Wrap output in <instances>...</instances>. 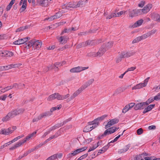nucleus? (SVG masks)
<instances>
[{
	"label": "nucleus",
	"mask_w": 160,
	"mask_h": 160,
	"mask_svg": "<svg viewBox=\"0 0 160 160\" xmlns=\"http://www.w3.org/2000/svg\"><path fill=\"white\" fill-rule=\"evenodd\" d=\"M93 79H91L82 85L81 88H79L75 92L71 97L66 100V102H69L71 101L73 99L76 97L78 96L81 93L84 89L86 88L88 86L94 82Z\"/></svg>",
	"instance_id": "nucleus-1"
},
{
	"label": "nucleus",
	"mask_w": 160,
	"mask_h": 160,
	"mask_svg": "<svg viewBox=\"0 0 160 160\" xmlns=\"http://www.w3.org/2000/svg\"><path fill=\"white\" fill-rule=\"evenodd\" d=\"M28 47L33 46L35 47L37 49H39L41 47L42 42L41 41L33 39L30 40L28 43L26 44Z\"/></svg>",
	"instance_id": "nucleus-2"
},
{
	"label": "nucleus",
	"mask_w": 160,
	"mask_h": 160,
	"mask_svg": "<svg viewBox=\"0 0 160 160\" xmlns=\"http://www.w3.org/2000/svg\"><path fill=\"white\" fill-rule=\"evenodd\" d=\"M62 107V105L61 104L58 105L57 107L52 108L50 110V111H47L43 112L39 115L41 118H45L47 117H48L52 114V113L54 111L60 109Z\"/></svg>",
	"instance_id": "nucleus-3"
},
{
	"label": "nucleus",
	"mask_w": 160,
	"mask_h": 160,
	"mask_svg": "<svg viewBox=\"0 0 160 160\" xmlns=\"http://www.w3.org/2000/svg\"><path fill=\"white\" fill-rule=\"evenodd\" d=\"M139 12L140 11L138 9L133 10L129 9L128 10L129 17L132 18L134 17L139 15Z\"/></svg>",
	"instance_id": "nucleus-4"
},
{
	"label": "nucleus",
	"mask_w": 160,
	"mask_h": 160,
	"mask_svg": "<svg viewBox=\"0 0 160 160\" xmlns=\"http://www.w3.org/2000/svg\"><path fill=\"white\" fill-rule=\"evenodd\" d=\"M88 68V67H83L78 66L71 69L70 71L72 73L78 72Z\"/></svg>",
	"instance_id": "nucleus-5"
},
{
	"label": "nucleus",
	"mask_w": 160,
	"mask_h": 160,
	"mask_svg": "<svg viewBox=\"0 0 160 160\" xmlns=\"http://www.w3.org/2000/svg\"><path fill=\"white\" fill-rule=\"evenodd\" d=\"M106 50L104 48V46H102L97 52H95L96 57L99 58L102 56L106 52Z\"/></svg>",
	"instance_id": "nucleus-6"
},
{
	"label": "nucleus",
	"mask_w": 160,
	"mask_h": 160,
	"mask_svg": "<svg viewBox=\"0 0 160 160\" xmlns=\"http://www.w3.org/2000/svg\"><path fill=\"white\" fill-rule=\"evenodd\" d=\"M13 130H12L11 128L10 127L7 129H2L0 131V134H4L5 135H8L12 133Z\"/></svg>",
	"instance_id": "nucleus-7"
},
{
	"label": "nucleus",
	"mask_w": 160,
	"mask_h": 160,
	"mask_svg": "<svg viewBox=\"0 0 160 160\" xmlns=\"http://www.w3.org/2000/svg\"><path fill=\"white\" fill-rule=\"evenodd\" d=\"M119 122V120L117 118H114L111 119L109 121L107 125L105 126V128L107 129L111 127L113 125L118 123Z\"/></svg>",
	"instance_id": "nucleus-8"
},
{
	"label": "nucleus",
	"mask_w": 160,
	"mask_h": 160,
	"mask_svg": "<svg viewBox=\"0 0 160 160\" xmlns=\"http://www.w3.org/2000/svg\"><path fill=\"white\" fill-rule=\"evenodd\" d=\"M80 152H81L79 148L75 150L72 151V152L71 153H69L67 155V158H71L73 156L76 155Z\"/></svg>",
	"instance_id": "nucleus-9"
},
{
	"label": "nucleus",
	"mask_w": 160,
	"mask_h": 160,
	"mask_svg": "<svg viewBox=\"0 0 160 160\" xmlns=\"http://www.w3.org/2000/svg\"><path fill=\"white\" fill-rule=\"evenodd\" d=\"M76 2H70L66 5H64V7L63 8H65L66 9H69L71 8H76Z\"/></svg>",
	"instance_id": "nucleus-10"
},
{
	"label": "nucleus",
	"mask_w": 160,
	"mask_h": 160,
	"mask_svg": "<svg viewBox=\"0 0 160 160\" xmlns=\"http://www.w3.org/2000/svg\"><path fill=\"white\" fill-rule=\"evenodd\" d=\"M37 3L42 7H46L48 5V0H37Z\"/></svg>",
	"instance_id": "nucleus-11"
},
{
	"label": "nucleus",
	"mask_w": 160,
	"mask_h": 160,
	"mask_svg": "<svg viewBox=\"0 0 160 160\" xmlns=\"http://www.w3.org/2000/svg\"><path fill=\"white\" fill-rule=\"evenodd\" d=\"M57 39L62 44H64L67 42L68 38L66 36H62L59 38H58Z\"/></svg>",
	"instance_id": "nucleus-12"
},
{
	"label": "nucleus",
	"mask_w": 160,
	"mask_h": 160,
	"mask_svg": "<svg viewBox=\"0 0 160 160\" xmlns=\"http://www.w3.org/2000/svg\"><path fill=\"white\" fill-rule=\"evenodd\" d=\"M145 108L143 102H141L136 104L134 107V109L135 110L143 109Z\"/></svg>",
	"instance_id": "nucleus-13"
},
{
	"label": "nucleus",
	"mask_w": 160,
	"mask_h": 160,
	"mask_svg": "<svg viewBox=\"0 0 160 160\" xmlns=\"http://www.w3.org/2000/svg\"><path fill=\"white\" fill-rule=\"evenodd\" d=\"M151 18L155 21H160V16L158 13H153L151 14Z\"/></svg>",
	"instance_id": "nucleus-14"
},
{
	"label": "nucleus",
	"mask_w": 160,
	"mask_h": 160,
	"mask_svg": "<svg viewBox=\"0 0 160 160\" xmlns=\"http://www.w3.org/2000/svg\"><path fill=\"white\" fill-rule=\"evenodd\" d=\"M143 21V20L142 19L138 20L134 24L130 27L131 28H135L139 27L142 24Z\"/></svg>",
	"instance_id": "nucleus-15"
},
{
	"label": "nucleus",
	"mask_w": 160,
	"mask_h": 160,
	"mask_svg": "<svg viewBox=\"0 0 160 160\" xmlns=\"http://www.w3.org/2000/svg\"><path fill=\"white\" fill-rule=\"evenodd\" d=\"M113 42H109L105 43L102 46H104V48L107 50V49H108L111 48L113 46Z\"/></svg>",
	"instance_id": "nucleus-16"
},
{
	"label": "nucleus",
	"mask_w": 160,
	"mask_h": 160,
	"mask_svg": "<svg viewBox=\"0 0 160 160\" xmlns=\"http://www.w3.org/2000/svg\"><path fill=\"white\" fill-rule=\"evenodd\" d=\"M25 39L24 38H23L19 39L18 40L13 42V43L15 45H20L26 42L25 41Z\"/></svg>",
	"instance_id": "nucleus-17"
},
{
	"label": "nucleus",
	"mask_w": 160,
	"mask_h": 160,
	"mask_svg": "<svg viewBox=\"0 0 160 160\" xmlns=\"http://www.w3.org/2000/svg\"><path fill=\"white\" fill-rule=\"evenodd\" d=\"M97 42V41H96L95 40H88L86 41V42H85V43L86 44H85L86 46L89 45H95V44L98 43V42Z\"/></svg>",
	"instance_id": "nucleus-18"
},
{
	"label": "nucleus",
	"mask_w": 160,
	"mask_h": 160,
	"mask_svg": "<svg viewBox=\"0 0 160 160\" xmlns=\"http://www.w3.org/2000/svg\"><path fill=\"white\" fill-rule=\"evenodd\" d=\"M144 84H143L142 83H140L134 86L132 88V90L137 89H140L143 87H145L144 86Z\"/></svg>",
	"instance_id": "nucleus-19"
},
{
	"label": "nucleus",
	"mask_w": 160,
	"mask_h": 160,
	"mask_svg": "<svg viewBox=\"0 0 160 160\" xmlns=\"http://www.w3.org/2000/svg\"><path fill=\"white\" fill-rule=\"evenodd\" d=\"M130 147V146L129 145L126 146L125 147L122 149L119 150L118 152L119 154H121L122 153H124L128 150Z\"/></svg>",
	"instance_id": "nucleus-20"
},
{
	"label": "nucleus",
	"mask_w": 160,
	"mask_h": 160,
	"mask_svg": "<svg viewBox=\"0 0 160 160\" xmlns=\"http://www.w3.org/2000/svg\"><path fill=\"white\" fill-rule=\"evenodd\" d=\"M105 131V132H107V134L109 135V134H111L115 132V130L114 129V127H112L108 129Z\"/></svg>",
	"instance_id": "nucleus-21"
},
{
	"label": "nucleus",
	"mask_w": 160,
	"mask_h": 160,
	"mask_svg": "<svg viewBox=\"0 0 160 160\" xmlns=\"http://www.w3.org/2000/svg\"><path fill=\"white\" fill-rule=\"evenodd\" d=\"M92 125L91 124H88L83 129V132H88L92 130L91 129V126Z\"/></svg>",
	"instance_id": "nucleus-22"
},
{
	"label": "nucleus",
	"mask_w": 160,
	"mask_h": 160,
	"mask_svg": "<svg viewBox=\"0 0 160 160\" xmlns=\"http://www.w3.org/2000/svg\"><path fill=\"white\" fill-rule=\"evenodd\" d=\"M98 121H99L97 118L92 122H88V124H91V125H95L97 126H98L99 124Z\"/></svg>",
	"instance_id": "nucleus-23"
},
{
	"label": "nucleus",
	"mask_w": 160,
	"mask_h": 160,
	"mask_svg": "<svg viewBox=\"0 0 160 160\" xmlns=\"http://www.w3.org/2000/svg\"><path fill=\"white\" fill-rule=\"evenodd\" d=\"M22 145V143L19 142L17 143L15 145L13 146L12 147L9 148L10 150H13L16 148Z\"/></svg>",
	"instance_id": "nucleus-24"
},
{
	"label": "nucleus",
	"mask_w": 160,
	"mask_h": 160,
	"mask_svg": "<svg viewBox=\"0 0 160 160\" xmlns=\"http://www.w3.org/2000/svg\"><path fill=\"white\" fill-rule=\"evenodd\" d=\"M16 0H12L10 2V3L8 5L7 8L6 10L7 11H9L10 9L11 8L12 5L14 3L15 1Z\"/></svg>",
	"instance_id": "nucleus-25"
},
{
	"label": "nucleus",
	"mask_w": 160,
	"mask_h": 160,
	"mask_svg": "<svg viewBox=\"0 0 160 160\" xmlns=\"http://www.w3.org/2000/svg\"><path fill=\"white\" fill-rule=\"evenodd\" d=\"M11 117L8 115V113L5 117H3L2 119V121L3 122H6L10 119Z\"/></svg>",
	"instance_id": "nucleus-26"
},
{
	"label": "nucleus",
	"mask_w": 160,
	"mask_h": 160,
	"mask_svg": "<svg viewBox=\"0 0 160 160\" xmlns=\"http://www.w3.org/2000/svg\"><path fill=\"white\" fill-rule=\"evenodd\" d=\"M4 54L6 55V57H11L13 56L14 54L12 52L5 51Z\"/></svg>",
	"instance_id": "nucleus-27"
},
{
	"label": "nucleus",
	"mask_w": 160,
	"mask_h": 160,
	"mask_svg": "<svg viewBox=\"0 0 160 160\" xmlns=\"http://www.w3.org/2000/svg\"><path fill=\"white\" fill-rule=\"evenodd\" d=\"M85 42H82L78 44L76 46V48L79 49L82 47H86Z\"/></svg>",
	"instance_id": "nucleus-28"
},
{
	"label": "nucleus",
	"mask_w": 160,
	"mask_h": 160,
	"mask_svg": "<svg viewBox=\"0 0 160 160\" xmlns=\"http://www.w3.org/2000/svg\"><path fill=\"white\" fill-rule=\"evenodd\" d=\"M28 28V26H26L24 27H21L20 28L17 29L16 30V32H20V31H22Z\"/></svg>",
	"instance_id": "nucleus-29"
},
{
	"label": "nucleus",
	"mask_w": 160,
	"mask_h": 160,
	"mask_svg": "<svg viewBox=\"0 0 160 160\" xmlns=\"http://www.w3.org/2000/svg\"><path fill=\"white\" fill-rule=\"evenodd\" d=\"M70 95L69 94H67L66 95H62L60 94V100H63L69 97Z\"/></svg>",
	"instance_id": "nucleus-30"
},
{
	"label": "nucleus",
	"mask_w": 160,
	"mask_h": 160,
	"mask_svg": "<svg viewBox=\"0 0 160 160\" xmlns=\"http://www.w3.org/2000/svg\"><path fill=\"white\" fill-rule=\"evenodd\" d=\"M87 56L89 57H96L95 52H90L87 53Z\"/></svg>",
	"instance_id": "nucleus-31"
},
{
	"label": "nucleus",
	"mask_w": 160,
	"mask_h": 160,
	"mask_svg": "<svg viewBox=\"0 0 160 160\" xmlns=\"http://www.w3.org/2000/svg\"><path fill=\"white\" fill-rule=\"evenodd\" d=\"M55 95L54 93L49 95L47 98V100L48 101H51L55 99Z\"/></svg>",
	"instance_id": "nucleus-32"
},
{
	"label": "nucleus",
	"mask_w": 160,
	"mask_h": 160,
	"mask_svg": "<svg viewBox=\"0 0 160 160\" xmlns=\"http://www.w3.org/2000/svg\"><path fill=\"white\" fill-rule=\"evenodd\" d=\"M107 132H105V131L103 134L99 135L97 137V139L98 140H99L102 139L105 136L107 135Z\"/></svg>",
	"instance_id": "nucleus-33"
},
{
	"label": "nucleus",
	"mask_w": 160,
	"mask_h": 160,
	"mask_svg": "<svg viewBox=\"0 0 160 160\" xmlns=\"http://www.w3.org/2000/svg\"><path fill=\"white\" fill-rule=\"evenodd\" d=\"M125 131V130H124L123 131L122 133V134H120V135H119L116 138H115L113 140L110 141V142H113V143L114 142L117 141L118 140V139L120 138V137L121 136H122L123 135V133Z\"/></svg>",
	"instance_id": "nucleus-34"
},
{
	"label": "nucleus",
	"mask_w": 160,
	"mask_h": 160,
	"mask_svg": "<svg viewBox=\"0 0 160 160\" xmlns=\"http://www.w3.org/2000/svg\"><path fill=\"white\" fill-rule=\"evenodd\" d=\"M125 131V130H124L123 131L122 133V134H120V135H119L116 138H115L113 140L110 141V142H113V143L114 142L117 141L118 140V139L120 138V137L121 136H122L123 135V133Z\"/></svg>",
	"instance_id": "nucleus-35"
},
{
	"label": "nucleus",
	"mask_w": 160,
	"mask_h": 160,
	"mask_svg": "<svg viewBox=\"0 0 160 160\" xmlns=\"http://www.w3.org/2000/svg\"><path fill=\"white\" fill-rule=\"evenodd\" d=\"M13 88V87H12V86H9L5 88L2 89L1 90V92H5V91H3V90H5L6 89V91H7L12 89Z\"/></svg>",
	"instance_id": "nucleus-36"
},
{
	"label": "nucleus",
	"mask_w": 160,
	"mask_h": 160,
	"mask_svg": "<svg viewBox=\"0 0 160 160\" xmlns=\"http://www.w3.org/2000/svg\"><path fill=\"white\" fill-rule=\"evenodd\" d=\"M120 55H121V57H122L123 58H128L127 52H122L120 54Z\"/></svg>",
	"instance_id": "nucleus-37"
},
{
	"label": "nucleus",
	"mask_w": 160,
	"mask_h": 160,
	"mask_svg": "<svg viewBox=\"0 0 160 160\" xmlns=\"http://www.w3.org/2000/svg\"><path fill=\"white\" fill-rule=\"evenodd\" d=\"M57 155L54 154L53 155L49 157L46 160H54V159L57 158Z\"/></svg>",
	"instance_id": "nucleus-38"
},
{
	"label": "nucleus",
	"mask_w": 160,
	"mask_h": 160,
	"mask_svg": "<svg viewBox=\"0 0 160 160\" xmlns=\"http://www.w3.org/2000/svg\"><path fill=\"white\" fill-rule=\"evenodd\" d=\"M152 7V4H148L145 6L144 8H145V9H146V10L148 11L149 12L150 9Z\"/></svg>",
	"instance_id": "nucleus-39"
},
{
	"label": "nucleus",
	"mask_w": 160,
	"mask_h": 160,
	"mask_svg": "<svg viewBox=\"0 0 160 160\" xmlns=\"http://www.w3.org/2000/svg\"><path fill=\"white\" fill-rule=\"evenodd\" d=\"M138 10L140 11L139 15L142 14L144 13H146L148 12V11L146 10L144 8L142 9H138Z\"/></svg>",
	"instance_id": "nucleus-40"
},
{
	"label": "nucleus",
	"mask_w": 160,
	"mask_h": 160,
	"mask_svg": "<svg viewBox=\"0 0 160 160\" xmlns=\"http://www.w3.org/2000/svg\"><path fill=\"white\" fill-rule=\"evenodd\" d=\"M27 5H25L22 4V6L19 9L20 12H22L24 11L26 9Z\"/></svg>",
	"instance_id": "nucleus-41"
},
{
	"label": "nucleus",
	"mask_w": 160,
	"mask_h": 160,
	"mask_svg": "<svg viewBox=\"0 0 160 160\" xmlns=\"http://www.w3.org/2000/svg\"><path fill=\"white\" fill-rule=\"evenodd\" d=\"M83 1H79L77 4L76 3V8L78 7H82V5L83 4Z\"/></svg>",
	"instance_id": "nucleus-42"
},
{
	"label": "nucleus",
	"mask_w": 160,
	"mask_h": 160,
	"mask_svg": "<svg viewBox=\"0 0 160 160\" xmlns=\"http://www.w3.org/2000/svg\"><path fill=\"white\" fill-rule=\"evenodd\" d=\"M31 138V136L30 135L27 136L26 138H24L22 141H20L21 143H22V145L24 143L26 142L27 140H29V139Z\"/></svg>",
	"instance_id": "nucleus-43"
},
{
	"label": "nucleus",
	"mask_w": 160,
	"mask_h": 160,
	"mask_svg": "<svg viewBox=\"0 0 160 160\" xmlns=\"http://www.w3.org/2000/svg\"><path fill=\"white\" fill-rule=\"evenodd\" d=\"M156 32V30L155 29H153L152 30L149 32H147L148 34V36L150 37L152 35L154 34Z\"/></svg>",
	"instance_id": "nucleus-44"
},
{
	"label": "nucleus",
	"mask_w": 160,
	"mask_h": 160,
	"mask_svg": "<svg viewBox=\"0 0 160 160\" xmlns=\"http://www.w3.org/2000/svg\"><path fill=\"white\" fill-rule=\"evenodd\" d=\"M71 31V30L70 28H69L68 29L65 28L63 31H62L61 33V35H62L64 34V33H68Z\"/></svg>",
	"instance_id": "nucleus-45"
},
{
	"label": "nucleus",
	"mask_w": 160,
	"mask_h": 160,
	"mask_svg": "<svg viewBox=\"0 0 160 160\" xmlns=\"http://www.w3.org/2000/svg\"><path fill=\"white\" fill-rule=\"evenodd\" d=\"M155 104H151L148 106L146 108L148 112L151 111L153 108L154 107Z\"/></svg>",
	"instance_id": "nucleus-46"
},
{
	"label": "nucleus",
	"mask_w": 160,
	"mask_h": 160,
	"mask_svg": "<svg viewBox=\"0 0 160 160\" xmlns=\"http://www.w3.org/2000/svg\"><path fill=\"white\" fill-rule=\"evenodd\" d=\"M121 57V55L119 54V56L116 58V63H118L121 61L122 59L123 58Z\"/></svg>",
	"instance_id": "nucleus-47"
},
{
	"label": "nucleus",
	"mask_w": 160,
	"mask_h": 160,
	"mask_svg": "<svg viewBox=\"0 0 160 160\" xmlns=\"http://www.w3.org/2000/svg\"><path fill=\"white\" fill-rule=\"evenodd\" d=\"M55 95V99H56L58 100H60V94L58 93H54Z\"/></svg>",
	"instance_id": "nucleus-48"
},
{
	"label": "nucleus",
	"mask_w": 160,
	"mask_h": 160,
	"mask_svg": "<svg viewBox=\"0 0 160 160\" xmlns=\"http://www.w3.org/2000/svg\"><path fill=\"white\" fill-rule=\"evenodd\" d=\"M17 109L18 115L22 114L25 110L23 108Z\"/></svg>",
	"instance_id": "nucleus-49"
},
{
	"label": "nucleus",
	"mask_w": 160,
	"mask_h": 160,
	"mask_svg": "<svg viewBox=\"0 0 160 160\" xmlns=\"http://www.w3.org/2000/svg\"><path fill=\"white\" fill-rule=\"evenodd\" d=\"M8 113V115L10 116L11 118H13L16 116L13 110L9 112Z\"/></svg>",
	"instance_id": "nucleus-50"
},
{
	"label": "nucleus",
	"mask_w": 160,
	"mask_h": 160,
	"mask_svg": "<svg viewBox=\"0 0 160 160\" xmlns=\"http://www.w3.org/2000/svg\"><path fill=\"white\" fill-rule=\"evenodd\" d=\"M143 130L142 128H140L137 130V132L138 135H140L143 133Z\"/></svg>",
	"instance_id": "nucleus-51"
},
{
	"label": "nucleus",
	"mask_w": 160,
	"mask_h": 160,
	"mask_svg": "<svg viewBox=\"0 0 160 160\" xmlns=\"http://www.w3.org/2000/svg\"><path fill=\"white\" fill-rule=\"evenodd\" d=\"M128 54V58L133 55L136 53L135 52L130 51L129 52H127Z\"/></svg>",
	"instance_id": "nucleus-52"
},
{
	"label": "nucleus",
	"mask_w": 160,
	"mask_h": 160,
	"mask_svg": "<svg viewBox=\"0 0 160 160\" xmlns=\"http://www.w3.org/2000/svg\"><path fill=\"white\" fill-rule=\"evenodd\" d=\"M22 65L21 63H16L15 64H11L12 68H15L20 67Z\"/></svg>",
	"instance_id": "nucleus-53"
},
{
	"label": "nucleus",
	"mask_w": 160,
	"mask_h": 160,
	"mask_svg": "<svg viewBox=\"0 0 160 160\" xmlns=\"http://www.w3.org/2000/svg\"><path fill=\"white\" fill-rule=\"evenodd\" d=\"M62 64H61L60 62H57L53 65V66H55V67H56L57 68H58V67L61 66L62 65Z\"/></svg>",
	"instance_id": "nucleus-54"
},
{
	"label": "nucleus",
	"mask_w": 160,
	"mask_h": 160,
	"mask_svg": "<svg viewBox=\"0 0 160 160\" xmlns=\"http://www.w3.org/2000/svg\"><path fill=\"white\" fill-rule=\"evenodd\" d=\"M107 115H103L100 117L98 118L97 119L98 120V121H101L103 120L105 118L107 117Z\"/></svg>",
	"instance_id": "nucleus-55"
},
{
	"label": "nucleus",
	"mask_w": 160,
	"mask_h": 160,
	"mask_svg": "<svg viewBox=\"0 0 160 160\" xmlns=\"http://www.w3.org/2000/svg\"><path fill=\"white\" fill-rule=\"evenodd\" d=\"M135 105V103H131L128 105V108L129 110L131 109L132 107H134V106Z\"/></svg>",
	"instance_id": "nucleus-56"
},
{
	"label": "nucleus",
	"mask_w": 160,
	"mask_h": 160,
	"mask_svg": "<svg viewBox=\"0 0 160 160\" xmlns=\"http://www.w3.org/2000/svg\"><path fill=\"white\" fill-rule=\"evenodd\" d=\"M149 79V77L147 78L144 81L143 83H142L143 84H144L143 85L144 87H146L147 84L148 82V81Z\"/></svg>",
	"instance_id": "nucleus-57"
},
{
	"label": "nucleus",
	"mask_w": 160,
	"mask_h": 160,
	"mask_svg": "<svg viewBox=\"0 0 160 160\" xmlns=\"http://www.w3.org/2000/svg\"><path fill=\"white\" fill-rule=\"evenodd\" d=\"M129 110L128 108V105L126 106L123 109L122 112L125 113L127 111Z\"/></svg>",
	"instance_id": "nucleus-58"
},
{
	"label": "nucleus",
	"mask_w": 160,
	"mask_h": 160,
	"mask_svg": "<svg viewBox=\"0 0 160 160\" xmlns=\"http://www.w3.org/2000/svg\"><path fill=\"white\" fill-rule=\"evenodd\" d=\"M41 119V118L40 115H39V116H38V117L37 118H33L32 121L33 122H38L39 120Z\"/></svg>",
	"instance_id": "nucleus-59"
},
{
	"label": "nucleus",
	"mask_w": 160,
	"mask_h": 160,
	"mask_svg": "<svg viewBox=\"0 0 160 160\" xmlns=\"http://www.w3.org/2000/svg\"><path fill=\"white\" fill-rule=\"evenodd\" d=\"M154 100H158L160 99V92L158 94V95L155 96L153 98Z\"/></svg>",
	"instance_id": "nucleus-60"
},
{
	"label": "nucleus",
	"mask_w": 160,
	"mask_h": 160,
	"mask_svg": "<svg viewBox=\"0 0 160 160\" xmlns=\"http://www.w3.org/2000/svg\"><path fill=\"white\" fill-rule=\"evenodd\" d=\"M136 69V67H131L129 68L127 70L125 71V72H127L129 71H132Z\"/></svg>",
	"instance_id": "nucleus-61"
},
{
	"label": "nucleus",
	"mask_w": 160,
	"mask_h": 160,
	"mask_svg": "<svg viewBox=\"0 0 160 160\" xmlns=\"http://www.w3.org/2000/svg\"><path fill=\"white\" fill-rule=\"evenodd\" d=\"M19 85L17 84V83H14L13 84L12 87L13 88L14 87L15 88H17V89H21V88H20L19 87Z\"/></svg>",
	"instance_id": "nucleus-62"
},
{
	"label": "nucleus",
	"mask_w": 160,
	"mask_h": 160,
	"mask_svg": "<svg viewBox=\"0 0 160 160\" xmlns=\"http://www.w3.org/2000/svg\"><path fill=\"white\" fill-rule=\"evenodd\" d=\"M7 97V95H4L0 97V100H2L3 101H5Z\"/></svg>",
	"instance_id": "nucleus-63"
},
{
	"label": "nucleus",
	"mask_w": 160,
	"mask_h": 160,
	"mask_svg": "<svg viewBox=\"0 0 160 160\" xmlns=\"http://www.w3.org/2000/svg\"><path fill=\"white\" fill-rule=\"evenodd\" d=\"M142 157H141L140 155L139 154V155H137L134 158V160H139L141 158H142Z\"/></svg>",
	"instance_id": "nucleus-64"
}]
</instances>
